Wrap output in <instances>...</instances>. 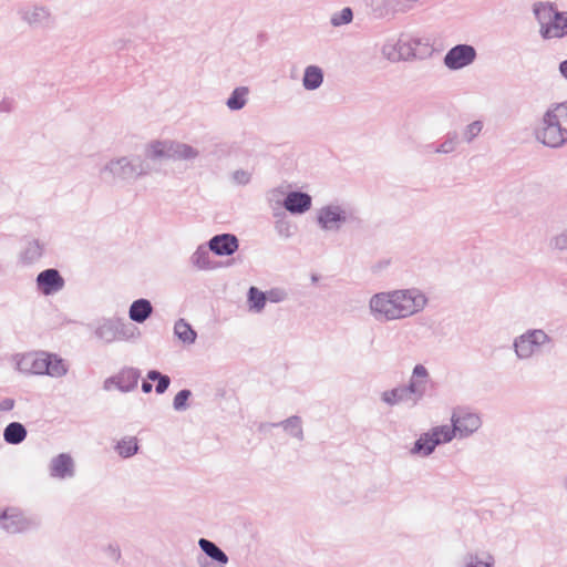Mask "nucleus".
Segmentation results:
<instances>
[{"instance_id":"1","label":"nucleus","mask_w":567,"mask_h":567,"mask_svg":"<svg viewBox=\"0 0 567 567\" xmlns=\"http://www.w3.org/2000/svg\"><path fill=\"white\" fill-rule=\"evenodd\" d=\"M567 100L551 103L535 125V140L549 148H561L567 143Z\"/></svg>"},{"instance_id":"2","label":"nucleus","mask_w":567,"mask_h":567,"mask_svg":"<svg viewBox=\"0 0 567 567\" xmlns=\"http://www.w3.org/2000/svg\"><path fill=\"white\" fill-rule=\"evenodd\" d=\"M150 174V165L138 155L112 157L99 171L106 185L131 183Z\"/></svg>"},{"instance_id":"3","label":"nucleus","mask_w":567,"mask_h":567,"mask_svg":"<svg viewBox=\"0 0 567 567\" xmlns=\"http://www.w3.org/2000/svg\"><path fill=\"white\" fill-rule=\"evenodd\" d=\"M544 40L561 39L567 35V11L557 10L555 3L539 1L533 6Z\"/></svg>"},{"instance_id":"4","label":"nucleus","mask_w":567,"mask_h":567,"mask_svg":"<svg viewBox=\"0 0 567 567\" xmlns=\"http://www.w3.org/2000/svg\"><path fill=\"white\" fill-rule=\"evenodd\" d=\"M198 148L174 140H155L146 144L145 156L157 161H195L199 157Z\"/></svg>"},{"instance_id":"5","label":"nucleus","mask_w":567,"mask_h":567,"mask_svg":"<svg viewBox=\"0 0 567 567\" xmlns=\"http://www.w3.org/2000/svg\"><path fill=\"white\" fill-rule=\"evenodd\" d=\"M18 369L32 374L61 378L68 373L65 361L56 354L45 352L27 353L18 361Z\"/></svg>"},{"instance_id":"6","label":"nucleus","mask_w":567,"mask_h":567,"mask_svg":"<svg viewBox=\"0 0 567 567\" xmlns=\"http://www.w3.org/2000/svg\"><path fill=\"white\" fill-rule=\"evenodd\" d=\"M396 319L411 317L424 309L427 299L417 289H400L388 291Z\"/></svg>"},{"instance_id":"7","label":"nucleus","mask_w":567,"mask_h":567,"mask_svg":"<svg viewBox=\"0 0 567 567\" xmlns=\"http://www.w3.org/2000/svg\"><path fill=\"white\" fill-rule=\"evenodd\" d=\"M551 343L553 339L543 329H528L514 339L513 347L518 359L527 360Z\"/></svg>"},{"instance_id":"8","label":"nucleus","mask_w":567,"mask_h":567,"mask_svg":"<svg viewBox=\"0 0 567 567\" xmlns=\"http://www.w3.org/2000/svg\"><path fill=\"white\" fill-rule=\"evenodd\" d=\"M0 524L1 528L9 534H21L38 529L41 526V519L35 515L10 507L0 512Z\"/></svg>"},{"instance_id":"9","label":"nucleus","mask_w":567,"mask_h":567,"mask_svg":"<svg viewBox=\"0 0 567 567\" xmlns=\"http://www.w3.org/2000/svg\"><path fill=\"white\" fill-rule=\"evenodd\" d=\"M353 219L352 209L339 204L326 205L317 214V223L326 231H339L344 224Z\"/></svg>"},{"instance_id":"10","label":"nucleus","mask_w":567,"mask_h":567,"mask_svg":"<svg viewBox=\"0 0 567 567\" xmlns=\"http://www.w3.org/2000/svg\"><path fill=\"white\" fill-rule=\"evenodd\" d=\"M421 44V39H394L389 38L384 41L381 53L390 62L409 61L416 56V48Z\"/></svg>"},{"instance_id":"11","label":"nucleus","mask_w":567,"mask_h":567,"mask_svg":"<svg viewBox=\"0 0 567 567\" xmlns=\"http://www.w3.org/2000/svg\"><path fill=\"white\" fill-rule=\"evenodd\" d=\"M136 328L118 318L104 319L95 329V336L105 343L128 340L134 336Z\"/></svg>"},{"instance_id":"12","label":"nucleus","mask_w":567,"mask_h":567,"mask_svg":"<svg viewBox=\"0 0 567 567\" xmlns=\"http://www.w3.org/2000/svg\"><path fill=\"white\" fill-rule=\"evenodd\" d=\"M477 56L476 50L470 44H457L444 55V65L450 70H461L472 64Z\"/></svg>"},{"instance_id":"13","label":"nucleus","mask_w":567,"mask_h":567,"mask_svg":"<svg viewBox=\"0 0 567 567\" xmlns=\"http://www.w3.org/2000/svg\"><path fill=\"white\" fill-rule=\"evenodd\" d=\"M20 19L33 29L49 27L52 21V13L45 6L28 4L18 11Z\"/></svg>"},{"instance_id":"14","label":"nucleus","mask_w":567,"mask_h":567,"mask_svg":"<svg viewBox=\"0 0 567 567\" xmlns=\"http://www.w3.org/2000/svg\"><path fill=\"white\" fill-rule=\"evenodd\" d=\"M430 373L423 364H416L412 370L409 383L405 385L410 396L412 398V406L416 405L425 395Z\"/></svg>"},{"instance_id":"15","label":"nucleus","mask_w":567,"mask_h":567,"mask_svg":"<svg viewBox=\"0 0 567 567\" xmlns=\"http://www.w3.org/2000/svg\"><path fill=\"white\" fill-rule=\"evenodd\" d=\"M430 373L423 364H416L412 370L409 383L405 385L410 396L412 398V406L416 405L425 395Z\"/></svg>"},{"instance_id":"16","label":"nucleus","mask_w":567,"mask_h":567,"mask_svg":"<svg viewBox=\"0 0 567 567\" xmlns=\"http://www.w3.org/2000/svg\"><path fill=\"white\" fill-rule=\"evenodd\" d=\"M452 430L454 435L458 433L461 437L473 434L481 426V419L477 414L458 409L452 414Z\"/></svg>"},{"instance_id":"17","label":"nucleus","mask_w":567,"mask_h":567,"mask_svg":"<svg viewBox=\"0 0 567 567\" xmlns=\"http://www.w3.org/2000/svg\"><path fill=\"white\" fill-rule=\"evenodd\" d=\"M141 378L140 370L135 368H125L116 375L110 377L104 381L103 388L109 391L112 385L116 386L121 392H130L137 386Z\"/></svg>"},{"instance_id":"18","label":"nucleus","mask_w":567,"mask_h":567,"mask_svg":"<svg viewBox=\"0 0 567 567\" xmlns=\"http://www.w3.org/2000/svg\"><path fill=\"white\" fill-rule=\"evenodd\" d=\"M369 308L371 315L378 321L398 320L393 312L388 291L374 293L369 301Z\"/></svg>"},{"instance_id":"19","label":"nucleus","mask_w":567,"mask_h":567,"mask_svg":"<svg viewBox=\"0 0 567 567\" xmlns=\"http://www.w3.org/2000/svg\"><path fill=\"white\" fill-rule=\"evenodd\" d=\"M37 287L44 296L53 295L64 287V279L54 268L45 269L38 274Z\"/></svg>"},{"instance_id":"20","label":"nucleus","mask_w":567,"mask_h":567,"mask_svg":"<svg viewBox=\"0 0 567 567\" xmlns=\"http://www.w3.org/2000/svg\"><path fill=\"white\" fill-rule=\"evenodd\" d=\"M238 238L233 234H219L208 241V248L217 256H230L238 250Z\"/></svg>"},{"instance_id":"21","label":"nucleus","mask_w":567,"mask_h":567,"mask_svg":"<svg viewBox=\"0 0 567 567\" xmlns=\"http://www.w3.org/2000/svg\"><path fill=\"white\" fill-rule=\"evenodd\" d=\"M49 471L51 477L72 478L75 475L74 461L70 454L61 453L51 460Z\"/></svg>"},{"instance_id":"22","label":"nucleus","mask_w":567,"mask_h":567,"mask_svg":"<svg viewBox=\"0 0 567 567\" xmlns=\"http://www.w3.org/2000/svg\"><path fill=\"white\" fill-rule=\"evenodd\" d=\"M311 204V196L299 190L289 192L282 202L285 209L293 215H300L308 212Z\"/></svg>"},{"instance_id":"23","label":"nucleus","mask_w":567,"mask_h":567,"mask_svg":"<svg viewBox=\"0 0 567 567\" xmlns=\"http://www.w3.org/2000/svg\"><path fill=\"white\" fill-rule=\"evenodd\" d=\"M282 427L285 432H287L290 436L302 441L303 440V430H302V421L298 415H292L281 422L277 423H261L258 427L259 432H266L271 427Z\"/></svg>"},{"instance_id":"24","label":"nucleus","mask_w":567,"mask_h":567,"mask_svg":"<svg viewBox=\"0 0 567 567\" xmlns=\"http://www.w3.org/2000/svg\"><path fill=\"white\" fill-rule=\"evenodd\" d=\"M153 312V306L150 300L141 298L132 302L128 309V317L137 323L145 322Z\"/></svg>"},{"instance_id":"25","label":"nucleus","mask_w":567,"mask_h":567,"mask_svg":"<svg viewBox=\"0 0 567 567\" xmlns=\"http://www.w3.org/2000/svg\"><path fill=\"white\" fill-rule=\"evenodd\" d=\"M464 567H494L495 558L489 551H470L464 556Z\"/></svg>"},{"instance_id":"26","label":"nucleus","mask_w":567,"mask_h":567,"mask_svg":"<svg viewBox=\"0 0 567 567\" xmlns=\"http://www.w3.org/2000/svg\"><path fill=\"white\" fill-rule=\"evenodd\" d=\"M381 400L390 406L401 403H409L412 405V398L410 396L405 385L396 386L382 392Z\"/></svg>"},{"instance_id":"27","label":"nucleus","mask_w":567,"mask_h":567,"mask_svg":"<svg viewBox=\"0 0 567 567\" xmlns=\"http://www.w3.org/2000/svg\"><path fill=\"white\" fill-rule=\"evenodd\" d=\"M323 82V71L317 65H309L305 69L302 85L308 91H315L321 86Z\"/></svg>"},{"instance_id":"28","label":"nucleus","mask_w":567,"mask_h":567,"mask_svg":"<svg viewBox=\"0 0 567 567\" xmlns=\"http://www.w3.org/2000/svg\"><path fill=\"white\" fill-rule=\"evenodd\" d=\"M27 434V429L22 423L11 422L3 430V440L8 444L17 445L25 440Z\"/></svg>"},{"instance_id":"29","label":"nucleus","mask_w":567,"mask_h":567,"mask_svg":"<svg viewBox=\"0 0 567 567\" xmlns=\"http://www.w3.org/2000/svg\"><path fill=\"white\" fill-rule=\"evenodd\" d=\"M198 546L212 560L219 565H226L228 563V556L221 550L214 542L206 538L198 540Z\"/></svg>"},{"instance_id":"30","label":"nucleus","mask_w":567,"mask_h":567,"mask_svg":"<svg viewBox=\"0 0 567 567\" xmlns=\"http://www.w3.org/2000/svg\"><path fill=\"white\" fill-rule=\"evenodd\" d=\"M174 334L185 344H193L196 341L197 333L192 326L184 319H178L174 324Z\"/></svg>"},{"instance_id":"31","label":"nucleus","mask_w":567,"mask_h":567,"mask_svg":"<svg viewBox=\"0 0 567 567\" xmlns=\"http://www.w3.org/2000/svg\"><path fill=\"white\" fill-rule=\"evenodd\" d=\"M436 446L437 441H434L430 432H426L421 434V436L415 441L414 446L411 450V453L429 456L434 452Z\"/></svg>"},{"instance_id":"32","label":"nucleus","mask_w":567,"mask_h":567,"mask_svg":"<svg viewBox=\"0 0 567 567\" xmlns=\"http://www.w3.org/2000/svg\"><path fill=\"white\" fill-rule=\"evenodd\" d=\"M249 90L247 86L236 87L226 101V105L231 111H239L247 104V95Z\"/></svg>"},{"instance_id":"33","label":"nucleus","mask_w":567,"mask_h":567,"mask_svg":"<svg viewBox=\"0 0 567 567\" xmlns=\"http://www.w3.org/2000/svg\"><path fill=\"white\" fill-rule=\"evenodd\" d=\"M43 246L39 240H31L21 254V259L25 264H33L41 258Z\"/></svg>"},{"instance_id":"34","label":"nucleus","mask_w":567,"mask_h":567,"mask_svg":"<svg viewBox=\"0 0 567 567\" xmlns=\"http://www.w3.org/2000/svg\"><path fill=\"white\" fill-rule=\"evenodd\" d=\"M249 307L256 312H260L266 305L267 293L260 291L257 287H250L247 293Z\"/></svg>"},{"instance_id":"35","label":"nucleus","mask_w":567,"mask_h":567,"mask_svg":"<svg viewBox=\"0 0 567 567\" xmlns=\"http://www.w3.org/2000/svg\"><path fill=\"white\" fill-rule=\"evenodd\" d=\"M192 264L198 269H212L213 265L210 261L209 248L199 246L192 255Z\"/></svg>"},{"instance_id":"36","label":"nucleus","mask_w":567,"mask_h":567,"mask_svg":"<svg viewBox=\"0 0 567 567\" xmlns=\"http://www.w3.org/2000/svg\"><path fill=\"white\" fill-rule=\"evenodd\" d=\"M353 21V10L350 7H344L342 10L333 12L330 17V24L333 28L350 24Z\"/></svg>"},{"instance_id":"37","label":"nucleus","mask_w":567,"mask_h":567,"mask_svg":"<svg viewBox=\"0 0 567 567\" xmlns=\"http://www.w3.org/2000/svg\"><path fill=\"white\" fill-rule=\"evenodd\" d=\"M117 453L124 457H131L138 451L137 441L135 437H125L117 442L116 445Z\"/></svg>"},{"instance_id":"38","label":"nucleus","mask_w":567,"mask_h":567,"mask_svg":"<svg viewBox=\"0 0 567 567\" xmlns=\"http://www.w3.org/2000/svg\"><path fill=\"white\" fill-rule=\"evenodd\" d=\"M460 144L458 135L456 132H449L444 141L434 150L436 154H450L454 152Z\"/></svg>"},{"instance_id":"39","label":"nucleus","mask_w":567,"mask_h":567,"mask_svg":"<svg viewBox=\"0 0 567 567\" xmlns=\"http://www.w3.org/2000/svg\"><path fill=\"white\" fill-rule=\"evenodd\" d=\"M147 379L156 382L155 391L157 394H163L171 384V379L168 375L161 373L157 370H150L147 372Z\"/></svg>"},{"instance_id":"40","label":"nucleus","mask_w":567,"mask_h":567,"mask_svg":"<svg viewBox=\"0 0 567 567\" xmlns=\"http://www.w3.org/2000/svg\"><path fill=\"white\" fill-rule=\"evenodd\" d=\"M429 432H430L432 439L434 441H437V445H440L442 443L451 442L453 440V437L455 436L454 430H452V426H449V425L435 426Z\"/></svg>"},{"instance_id":"41","label":"nucleus","mask_w":567,"mask_h":567,"mask_svg":"<svg viewBox=\"0 0 567 567\" xmlns=\"http://www.w3.org/2000/svg\"><path fill=\"white\" fill-rule=\"evenodd\" d=\"M483 122L482 121H474L465 126V128L462 132V137L466 143H472L482 132L483 130Z\"/></svg>"},{"instance_id":"42","label":"nucleus","mask_w":567,"mask_h":567,"mask_svg":"<svg viewBox=\"0 0 567 567\" xmlns=\"http://www.w3.org/2000/svg\"><path fill=\"white\" fill-rule=\"evenodd\" d=\"M548 246L553 250L567 251V230H563L551 236Z\"/></svg>"},{"instance_id":"43","label":"nucleus","mask_w":567,"mask_h":567,"mask_svg":"<svg viewBox=\"0 0 567 567\" xmlns=\"http://www.w3.org/2000/svg\"><path fill=\"white\" fill-rule=\"evenodd\" d=\"M192 396V392L187 389L177 392L173 400V408L176 411H185L188 408L187 401Z\"/></svg>"},{"instance_id":"44","label":"nucleus","mask_w":567,"mask_h":567,"mask_svg":"<svg viewBox=\"0 0 567 567\" xmlns=\"http://www.w3.org/2000/svg\"><path fill=\"white\" fill-rule=\"evenodd\" d=\"M275 229L282 238H290L292 236V226L284 218L276 220Z\"/></svg>"},{"instance_id":"45","label":"nucleus","mask_w":567,"mask_h":567,"mask_svg":"<svg viewBox=\"0 0 567 567\" xmlns=\"http://www.w3.org/2000/svg\"><path fill=\"white\" fill-rule=\"evenodd\" d=\"M231 181L236 185H247L251 181V173L245 169H236L231 174Z\"/></svg>"},{"instance_id":"46","label":"nucleus","mask_w":567,"mask_h":567,"mask_svg":"<svg viewBox=\"0 0 567 567\" xmlns=\"http://www.w3.org/2000/svg\"><path fill=\"white\" fill-rule=\"evenodd\" d=\"M266 293L267 300L275 303L285 301L288 297L287 291L282 288H272L268 290Z\"/></svg>"},{"instance_id":"47","label":"nucleus","mask_w":567,"mask_h":567,"mask_svg":"<svg viewBox=\"0 0 567 567\" xmlns=\"http://www.w3.org/2000/svg\"><path fill=\"white\" fill-rule=\"evenodd\" d=\"M105 554L111 560L115 563L120 561L122 556L120 546L117 544H109L105 548Z\"/></svg>"},{"instance_id":"48","label":"nucleus","mask_w":567,"mask_h":567,"mask_svg":"<svg viewBox=\"0 0 567 567\" xmlns=\"http://www.w3.org/2000/svg\"><path fill=\"white\" fill-rule=\"evenodd\" d=\"M13 109V100L11 99H3L0 101V112L8 113L11 112Z\"/></svg>"},{"instance_id":"49","label":"nucleus","mask_w":567,"mask_h":567,"mask_svg":"<svg viewBox=\"0 0 567 567\" xmlns=\"http://www.w3.org/2000/svg\"><path fill=\"white\" fill-rule=\"evenodd\" d=\"M14 406V400L7 398L0 402V410L1 411H10Z\"/></svg>"},{"instance_id":"50","label":"nucleus","mask_w":567,"mask_h":567,"mask_svg":"<svg viewBox=\"0 0 567 567\" xmlns=\"http://www.w3.org/2000/svg\"><path fill=\"white\" fill-rule=\"evenodd\" d=\"M558 71L561 78H564L567 81V59L559 63Z\"/></svg>"},{"instance_id":"51","label":"nucleus","mask_w":567,"mask_h":567,"mask_svg":"<svg viewBox=\"0 0 567 567\" xmlns=\"http://www.w3.org/2000/svg\"><path fill=\"white\" fill-rule=\"evenodd\" d=\"M152 389H153L152 383H150V382H147V381H143V382H142V391H143L144 393H150V392L152 391Z\"/></svg>"},{"instance_id":"52","label":"nucleus","mask_w":567,"mask_h":567,"mask_svg":"<svg viewBox=\"0 0 567 567\" xmlns=\"http://www.w3.org/2000/svg\"><path fill=\"white\" fill-rule=\"evenodd\" d=\"M203 567H225V565H215L213 561H206L205 564H202Z\"/></svg>"},{"instance_id":"53","label":"nucleus","mask_w":567,"mask_h":567,"mask_svg":"<svg viewBox=\"0 0 567 567\" xmlns=\"http://www.w3.org/2000/svg\"><path fill=\"white\" fill-rule=\"evenodd\" d=\"M406 2H412V3H420L422 2L423 0H405Z\"/></svg>"},{"instance_id":"54","label":"nucleus","mask_w":567,"mask_h":567,"mask_svg":"<svg viewBox=\"0 0 567 567\" xmlns=\"http://www.w3.org/2000/svg\"><path fill=\"white\" fill-rule=\"evenodd\" d=\"M280 215H282V216H284V213L281 212V213H275V214H274V216H275V217H278V216H280Z\"/></svg>"}]
</instances>
